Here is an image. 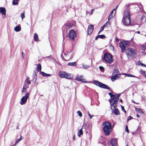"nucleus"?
Here are the masks:
<instances>
[{"instance_id": "nucleus-1", "label": "nucleus", "mask_w": 146, "mask_h": 146, "mask_svg": "<svg viewBox=\"0 0 146 146\" xmlns=\"http://www.w3.org/2000/svg\"><path fill=\"white\" fill-rule=\"evenodd\" d=\"M103 129L106 136H108L110 134L111 131V124L110 123L105 121L103 123Z\"/></svg>"}, {"instance_id": "nucleus-2", "label": "nucleus", "mask_w": 146, "mask_h": 146, "mask_svg": "<svg viewBox=\"0 0 146 146\" xmlns=\"http://www.w3.org/2000/svg\"><path fill=\"white\" fill-rule=\"evenodd\" d=\"M122 22L124 25L126 26L129 25L130 24L129 12L128 9L124 12Z\"/></svg>"}, {"instance_id": "nucleus-3", "label": "nucleus", "mask_w": 146, "mask_h": 146, "mask_svg": "<svg viewBox=\"0 0 146 146\" xmlns=\"http://www.w3.org/2000/svg\"><path fill=\"white\" fill-rule=\"evenodd\" d=\"M104 59L110 64L112 63L113 61V56L107 53H105L104 55Z\"/></svg>"}, {"instance_id": "nucleus-4", "label": "nucleus", "mask_w": 146, "mask_h": 146, "mask_svg": "<svg viewBox=\"0 0 146 146\" xmlns=\"http://www.w3.org/2000/svg\"><path fill=\"white\" fill-rule=\"evenodd\" d=\"M126 50V54L128 58L130 57L133 58L135 57L136 54V52L134 49L128 48Z\"/></svg>"}, {"instance_id": "nucleus-5", "label": "nucleus", "mask_w": 146, "mask_h": 146, "mask_svg": "<svg viewBox=\"0 0 146 146\" xmlns=\"http://www.w3.org/2000/svg\"><path fill=\"white\" fill-rule=\"evenodd\" d=\"M129 42L127 41H124L120 42L119 46L121 48V52H125L126 47L129 45Z\"/></svg>"}, {"instance_id": "nucleus-6", "label": "nucleus", "mask_w": 146, "mask_h": 146, "mask_svg": "<svg viewBox=\"0 0 146 146\" xmlns=\"http://www.w3.org/2000/svg\"><path fill=\"white\" fill-rule=\"evenodd\" d=\"M31 92V90H30L28 92H27L25 96H23L21 99L20 104L23 105L25 104L27 101V99L29 98L30 93Z\"/></svg>"}, {"instance_id": "nucleus-7", "label": "nucleus", "mask_w": 146, "mask_h": 146, "mask_svg": "<svg viewBox=\"0 0 146 146\" xmlns=\"http://www.w3.org/2000/svg\"><path fill=\"white\" fill-rule=\"evenodd\" d=\"M93 83L96 85L104 88L108 89H110V87L108 86L103 84L102 82L97 80H94L93 81Z\"/></svg>"}, {"instance_id": "nucleus-8", "label": "nucleus", "mask_w": 146, "mask_h": 146, "mask_svg": "<svg viewBox=\"0 0 146 146\" xmlns=\"http://www.w3.org/2000/svg\"><path fill=\"white\" fill-rule=\"evenodd\" d=\"M129 8H134L136 9L137 11H139L140 10L143 9V7L142 5L141 4H132L128 5Z\"/></svg>"}, {"instance_id": "nucleus-9", "label": "nucleus", "mask_w": 146, "mask_h": 146, "mask_svg": "<svg viewBox=\"0 0 146 146\" xmlns=\"http://www.w3.org/2000/svg\"><path fill=\"white\" fill-rule=\"evenodd\" d=\"M76 35V32L72 30L69 32L68 37L72 40H74Z\"/></svg>"}, {"instance_id": "nucleus-10", "label": "nucleus", "mask_w": 146, "mask_h": 146, "mask_svg": "<svg viewBox=\"0 0 146 146\" xmlns=\"http://www.w3.org/2000/svg\"><path fill=\"white\" fill-rule=\"evenodd\" d=\"M109 101L110 103V104L111 105V109L112 111L114 109L117 108V102H113V103L111 104V102H112V100H109Z\"/></svg>"}, {"instance_id": "nucleus-11", "label": "nucleus", "mask_w": 146, "mask_h": 146, "mask_svg": "<svg viewBox=\"0 0 146 146\" xmlns=\"http://www.w3.org/2000/svg\"><path fill=\"white\" fill-rule=\"evenodd\" d=\"M94 27L93 25H89L88 27V29L87 30L88 34L89 35H91L93 30Z\"/></svg>"}, {"instance_id": "nucleus-12", "label": "nucleus", "mask_w": 146, "mask_h": 146, "mask_svg": "<svg viewBox=\"0 0 146 146\" xmlns=\"http://www.w3.org/2000/svg\"><path fill=\"white\" fill-rule=\"evenodd\" d=\"M120 96V94H116L114 95L112 98V100L114 101L113 102H117L118 101L119 98Z\"/></svg>"}, {"instance_id": "nucleus-13", "label": "nucleus", "mask_w": 146, "mask_h": 146, "mask_svg": "<svg viewBox=\"0 0 146 146\" xmlns=\"http://www.w3.org/2000/svg\"><path fill=\"white\" fill-rule=\"evenodd\" d=\"M110 143L113 146H117V140L116 139H111L110 141Z\"/></svg>"}, {"instance_id": "nucleus-14", "label": "nucleus", "mask_w": 146, "mask_h": 146, "mask_svg": "<svg viewBox=\"0 0 146 146\" xmlns=\"http://www.w3.org/2000/svg\"><path fill=\"white\" fill-rule=\"evenodd\" d=\"M6 10L5 8L3 7H0V13L4 15L6 14Z\"/></svg>"}, {"instance_id": "nucleus-15", "label": "nucleus", "mask_w": 146, "mask_h": 146, "mask_svg": "<svg viewBox=\"0 0 146 146\" xmlns=\"http://www.w3.org/2000/svg\"><path fill=\"white\" fill-rule=\"evenodd\" d=\"M72 75L69 73H65L64 72V78H66L68 79H71Z\"/></svg>"}, {"instance_id": "nucleus-16", "label": "nucleus", "mask_w": 146, "mask_h": 146, "mask_svg": "<svg viewBox=\"0 0 146 146\" xmlns=\"http://www.w3.org/2000/svg\"><path fill=\"white\" fill-rule=\"evenodd\" d=\"M120 76V74H115L114 76L111 78V80L112 82H113L115 80H116L117 78H119Z\"/></svg>"}, {"instance_id": "nucleus-17", "label": "nucleus", "mask_w": 146, "mask_h": 146, "mask_svg": "<svg viewBox=\"0 0 146 146\" xmlns=\"http://www.w3.org/2000/svg\"><path fill=\"white\" fill-rule=\"evenodd\" d=\"M33 72L34 74L33 76V81L34 82V83H35L36 80L37 76L36 71H34Z\"/></svg>"}, {"instance_id": "nucleus-18", "label": "nucleus", "mask_w": 146, "mask_h": 146, "mask_svg": "<svg viewBox=\"0 0 146 146\" xmlns=\"http://www.w3.org/2000/svg\"><path fill=\"white\" fill-rule=\"evenodd\" d=\"M31 84V81L29 78L27 76L24 82V84L29 85Z\"/></svg>"}, {"instance_id": "nucleus-19", "label": "nucleus", "mask_w": 146, "mask_h": 146, "mask_svg": "<svg viewBox=\"0 0 146 146\" xmlns=\"http://www.w3.org/2000/svg\"><path fill=\"white\" fill-rule=\"evenodd\" d=\"M82 76H77L76 78V80L78 81H81V82H84V80L82 79Z\"/></svg>"}, {"instance_id": "nucleus-20", "label": "nucleus", "mask_w": 146, "mask_h": 146, "mask_svg": "<svg viewBox=\"0 0 146 146\" xmlns=\"http://www.w3.org/2000/svg\"><path fill=\"white\" fill-rule=\"evenodd\" d=\"M40 74L42 75L43 76L45 77H48L51 76V74L45 73L43 72H40Z\"/></svg>"}, {"instance_id": "nucleus-21", "label": "nucleus", "mask_w": 146, "mask_h": 146, "mask_svg": "<svg viewBox=\"0 0 146 146\" xmlns=\"http://www.w3.org/2000/svg\"><path fill=\"white\" fill-rule=\"evenodd\" d=\"M114 109L113 112L115 115H117L120 114V112L117 109L115 108Z\"/></svg>"}, {"instance_id": "nucleus-22", "label": "nucleus", "mask_w": 146, "mask_h": 146, "mask_svg": "<svg viewBox=\"0 0 146 146\" xmlns=\"http://www.w3.org/2000/svg\"><path fill=\"white\" fill-rule=\"evenodd\" d=\"M21 28L20 26H17L14 29V30L16 32H19L21 30Z\"/></svg>"}, {"instance_id": "nucleus-23", "label": "nucleus", "mask_w": 146, "mask_h": 146, "mask_svg": "<svg viewBox=\"0 0 146 146\" xmlns=\"http://www.w3.org/2000/svg\"><path fill=\"white\" fill-rule=\"evenodd\" d=\"M41 67L40 64H37L36 70L38 72H40L41 70Z\"/></svg>"}, {"instance_id": "nucleus-24", "label": "nucleus", "mask_w": 146, "mask_h": 146, "mask_svg": "<svg viewBox=\"0 0 146 146\" xmlns=\"http://www.w3.org/2000/svg\"><path fill=\"white\" fill-rule=\"evenodd\" d=\"M101 38L104 39L106 38L104 35H99L96 37L95 40H97L98 38Z\"/></svg>"}, {"instance_id": "nucleus-25", "label": "nucleus", "mask_w": 146, "mask_h": 146, "mask_svg": "<svg viewBox=\"0 0 146 146\" xmlns=\"http://www.w3.org/2000/svg\"><path fill=\"white\" fill-rule=\"evenodd\" d=\"M140 73L143 75L145 78H146V74L145 71L141 69L140 71Z\"/></svg>"}, {"instance_id": "nucleus-26", "label": "nucleus", "mask_w": 146, "mask_h": 146, "mask_svg": "<svg viewBox=\"0 0 146 146\" xmlns=\"http://www.w3.org/2000/svg\"><path fill=\"white\" fill-rule=\"evenodd\" d=\"M136 110L137 112H139L140 113L143 114L144 113V112L142 110L140 109L136 108Z\"/></svg>"}, {"instance_id": "nucleus-27", "label": "nucleus", "mask_w": 146, "mask_h": 146, "mask_svg": "<svg viewBox=\"0 0 146 146\" xmlns=\"http://www.w3.org/2000/svg\"><path fill=\"white\" fill-rule=\"evenodd\" d=\"M83 132L82 131V128L78 131V135L79 137H80L81 135L83 134Z\"/></svg>"}, {"instance_id": "nucleus-28", "label": "nucleus", "mask_w": 146, "mask_h": 146, "mask_svg": "<svg viewBox=\"0 0 146 146\" xmlns=\"http://www.w3.org/2000/svg\"><path fill=\"white\" fill-rule=\"evenodd\" d=\"M59 76L61 78H64V72L63 71H60L59 73Z\"/></svg>"}, {"instance_id": "nucleus-29", "label": "nucleus", "mask_w": 146, "mask_h": 146, "mask_svg": "<svg viewBox=\"0 0 146 146\" xmlns=\"http://www.w3.org/2000/svg\"><path fill=\"white\" fill-rule=\"evenodd\" d=\"M68 65L70 66H76V62H70L68 64Z\"/></svg>"}, {"instance_id": "nucleus-30", "label": "nucleus", "mask_w": 146, "mask_h": 146, "mask_svg": "<svg viewBox=\"0 0 146 146\" xmlns=\"http://www.w3.org/2000/svg\"><path fill=\"white\" fill-rule=\"evenodd\" d=\"M34 40L36 41H37L38 39V35L36 33H35L34 35Z\"/></svg>"}, {"instance_id": "nucleus-31", "label": "nucleus", "mask_w": 146, "mask_h": 146, "mask_svg": "<svg viewBox=\"0 0 146 146\" xmlns=\"http://www.w3.org/2000/svg\"><path fill=\"white\" fill-rule=\"evenodd\" d=\"M141 21L142 23H145L146 21V17L145 16H142L141 18Z\"/></svg>"}, {"instance_id": "nucleus-32", "label": "nucleus", "mask_w": 146, "mask_h": 146, "mask_svg": "<svg viewBox=\"0 0 146 146\" xmlns=\"http://www.w3.org/2000/svg\"><path fill=\"white\" fill-rule=\"evenodd\" d=\"M124 74L127 76L129 77H134V78H137V77L131 74Z\"/></svg>"}, {"instance_id": "nucleus-33", "label": "nucleus", "mask_w": 146, "mask_h": 146, "mask_svg": "<svg viewBox=\"0 0 146 146\" xmlns=\"http://www.w3.org/2000/svg\"><path fill=\"white\" fill-rule=\"evenodd\" d=\"M119 72V71L118 68H115L114 69V71L113 72V73L115 74L116 73H118Z\"/></svg>"}, {"instance_id": "nucleus-34", "label": "nucleus", "mask_w": 146, "mask_h": 146, "mask_svg": "<svg viewBox=\"0 0 146 146\" xmlns=\"http://www.w3.org/2000/svg\"><path fill=\"white\" fill-rule=\"evenodd\" d=\"M138 65H140L142 66L146 67V65H145L143 63H141L140 60H139L138 62Z\"/></svg>"}, {"instance_id": "nucleus-35", "label": "nucleus", "mask_w": 146, "mask_h": 146, "mask_svg": "<svg viewBox=\"0 0 146 146\" xmlns=\"http://www.w3.org/2000/svg\"><path fill=\"white\" fill-rule=\"evenodd\" d=\"M110 22L109 21H107V22H106L105 23V24H104L103 25V26L104 27H108V26H109L110 25Z\"/></svg>"}, {"instance_id": "nucleus-36", "label": "nucleus", "mask_w": 146, "mask_h": 146, "mask_svg": "<svg viewBox=\"0 0 146 146\" xmlns=\"http://www.w3.org/2000/svg\"><path fill=\"white\" fill-rule=\"evenodd\" d=\"M114 15H111L110 14L108 18V21L110 20L112 18H113L114 16Z\"/></svg>"}, {"instance_id": "nucleus-37", "label": "nucleus", "mask_w": 146, "mask_h": 146, "mask_svg": "<svg viewBox=\"0 0 146 146\" xmlns=\"http://www.w3.org/2000/svg\"><path fill=\"white\" fill-rule=\"evenodd\" d=\"M21 137H22V136H21L20 138L17 139L16 140V141L15 142V143L17 144V143H18L20 141H21L22 140V139H21Z\"/></svg>"}, {"instance_id": "nucleus-38", "label": "nucleus", "mask_w": 146, "mask_h": 146, "mask_svg": "<svg viewBox=\"0 0 146 146\" xmlns=\"http://www.w3.org/2000/svg\"><path fill=\"white\" fill-rule=\"evenodd\" d=\"M82 66L84 69H87L89 67V65H86V64H83Z\"/></svg>"}, {"instance_id": "nucleus-39", "label": "nucleus", "mask_w": 146, "mask_h": 146, "mask_svg": "<svg viewBox=\"0 0 146 146\" xmlns=\"http://www.w3.org/2000/svg\"><path fill=\"white\" fill-rule=\"evenodd\" d=\"M77 113L78 114V115L80 117L82 116V114L80 111H78L77 112Z\"/></svg>"}, {"instance_id": "nucleus-40", "label": "nucleus", "mask_w": 146, "mask_h": 146, "mask_svg": "<svg viewBox=\"0 0 146 146\" xmlns=\"http://www.w3.org/2000/svg\"><path fill=\"white\" fill-rule=\"evenodd\" d=\"M12 4L13 5H17L18 4V1H15L13 0Z\"/></svg>"}, {"instance_id": "nucleus-41", "label": "nucleus", "mask_w": 146, "mask_h": 146, "mask_svg": "<svg viewBox=\"0 0 146 146\" xmlns=\"http://www.w3.org/2000/svg\"><path fill=\"white\" fill-rule=\"evenodd\" d=\"M72 26V24H69V25H68V24H67L66 25V28H68L69 27H70Z\"/></svg>"}, {"instance_id": "nucleus-42", "label": "nucleus", "mask_w": 146, "mask_h": 146, "mask_svg": "<svg viewBox=\"0 0 146 146\" xmlns=\"http://www.w3.org/2000/svg\"><path fill=\"white\" fill-rule=\"evenodd\" d=\"M104 27V26H103L100 29V31H99V32L98 33V34H99L101 32H102V31L103 30Z\"/></svg>"}, {"instance_id": "nucleus-43", "label": "nucleus", "mask_w": 146, "mask_h": 146, "mask_svg": "<svg viewBox=\"0 0 146 146\" xmlns=\"http://www.w3.org/2000/svg\"><path fill=\"white\" fill-rule=\"evenodd\" d=\"M21 17L22 19H23L25 17L24 13H22L21 14Z\"/></svg>"}, {"instance_id": "nucleus-44", "label": "nucleus", "mask_w": 146, "mask_h": 146, "mask_svg": "<svg viewBox=\"0 0 146 146\" xmlns=\"http://www.w3.org/2000/svg\"><path fill=\"white\" fill-rule=\"evenodd\" d=\"M23 86H24L27 89L29 88V85L27 84H24Z\"/></svg>"}, {"instance_id": "nucleus-45", "label": "nucleus", "mask_w": 146, "mask_h": 146, "mask_svg": "<svg viewBox=\"0 0 146 146\" xmlns=\"http://www.w3.org/2000/svg\"><path fill=\"white\" fill-rule=\"evenodd\" d=\"M108 94H109V95L110 96L111 98H112L113 97V96L114 95L113 94L111 93H109Z\"/></svg>"}, {"instance_id": "nucleus-46", "label": "nucleus", "mask_w": 146, "mask_h": 146, "mask_svg": "<svg viewBox=\"0 0 146 146\" xmlns=\"http://www.w3.org/2000/svg\"><path fill=\"white\" fill-rule=\"evenodd\" d=\"M100 70L102 71L104 70V68L102 66H100L99 67Z\"/></svg>"}, {"instance_id": "nucleus-47", "label": "nucleus", "mask_w": 146, "mask_h": 146, "mask_svg": "<svg viewBox=\"0 0 146 146\" xmlns=\"http://www.w3.org/2000/svg\"><path fill=\"white\" fill-rule=\"evenodd\" d=\"M88 115L89 116L90 119H91L92 117L94 116L93 115L91 116L90 114L89 113V111H88Z\"/></svg>"}, {"instance_id": "nucleus-48", "label": "nucleus", "mask_w": 146, "mask_h": 146, "mask_svg": "<svg viewBox=\"0 0 146 146\" xmlns=\"http://www.w3.org/2000/svg\"><path fill=\"white\" fill-rule=\"evenodd\" d=\"M142 50H145L146 49V46H142Z\"/></svg>"}, {"instance_id": "nucleus-49", "label": "nucleus", "mask_w": 146, "mask_h": 146, "mask_svg": "<svg viewBox=\"0 0 146 146\" xmlns=\"http://www.w3.org/2000/svg\"><path fill=\"white\" fill-rule=\"evenodd\" d=\"M126 131L127 132V133H129V130H128V127H127V125H126Z\"/></svg>"}, {"instance_id": "nucleus-50", "label": "nucleus", "mask_w": 146, "mask_h": 146, "mask_svg": "<svg viewBox=\"0 0 146 146\" xmlns=\"http://www.w3.org/2000/svg\"><path fill=\"white\" fill-rule=\"evenodd\" d=\"M132 117L131 116H129V117H128V118H127V121H129V120H130L131 119H132Z\"/></svg>"}, {"instance_id": "nucleus-51", "label": "nucleus", "mask_w": 146, "mask_h": 146, "mask_svg": "<svg viewBox=\"0 0 146 146\" xmlns=\"http://www.w3.org/2000/svg\"><path fill=\"white\" fill-rule=\"evenodd\" d=\"M23 90L25 91L26 92V93L27 92H28V91H27V89L24 87L23 86Z\"/></svg>"}, {"instance_id": "nucleus-52", "label": "nucleus", "mask_w": 146, "mask_h": 146, "mask_svg": "<svg viewBox=\"0 0 146 146\" xmlns=\"http://www.w3.org/2000/svg\"><path fill=\"white\" fill-rule=\"evenodd\" d=\"M25 55L24 54L23 52H22V57L23 59H24V58Z\"/></svg>"}, {"instance_id": "nucleus-53", "label": "nucleus", "mask_w": 146, "mask_h": 146, "mask_svg": "<svg viewBox=\"0 0 146 146\" xmlns=\"http://www.w3.org/2000/svg\"><path fill=\"white\" fill-rule=\"evenodd\" d=\"M121 109H122V110L123 111L124 110H125L124 109V106L121 105Z\"/></svg>"}, {"instance_id": "nucleus-54", "label": "nucleus", "mask_w": 146, "mask_h": 146, "mask_svg": "<svg viewBox=\"0 0 146 146\" xmlns=\"http://www.w3.org/2000/svg\"><path fill=\"white\" fill-rule=\"evenodd\" d=\"M118 7V5H117L116 7H115V8L113 9L115 11L117 9V7Z\"/></svg>"}, {"instance_id": "nucleus-55", "label": "nucleus", "mask_w": 146, "mask_h": 146, "mask_svg": "<svg viewBox=\"0 0 146 146\" xmlns=\"http://www.w3.org/2000/svg\"><path fill=\"white\" fill-rule=\"evenodd\" d=\"M115 11L113 9L111 11V13H110V14H111V15H113V11Z\"/></svg>"}, {"instance_id": "nucleus-56", "label": "nucleus", "mask_w": 146, "mask_h": 146, "mask_svg": "<svg viewBox=\"0 0 146 146\" xmlns=\"http://www.w3.org/2000/svg\"><path fill=\"white\" fill-rule=\"evenodd\" d=\"M115 41L117 42H119V40L117 38H116Z\"/></svg>"}, {"instance_id": "nucleus-57", "label": "nucleus", "mask_w": 146, "mask_h": 146, "mask_svg": "<svg viewBox=\"0 0 146 146\" xmlns=\"http://www.w3.org/2000/svg\"><path fill=\"white\" fill-rule=\"evenodd\" d=\"M94 9H92L91 10V12L90 13V14H92V13L93 12V11H94Z\"/></svg>"}, {"instance_id": "nucleus-58", "label": "nucleus", "mask_w": 146, "mask_h": 146, "mask_svg": "<svg viewBox=\"0 0 146 146\" xmlns=\"http://www.w3.org/2000/svg\"><path fill=\"white\" fill-rule=\"evenodd\" d=\"M26 92L25 91V90H24L22 89V93H24V92Z\"/></svg>"}, {"instance_id": "nucleus-59", "label": "nucleus", "mask_w": 146, "mask_h": 146, "mask_svg": "<svg viewBox=\"0 0 146 146\" xmlns=\"http://www.w3.org/2000/svg\"><path fill=\"white\" fill-rule=\"evenodd\" d=\"M61 58H62L63 60H64V58H63V55H62V54H61Z\"/></svg>"}, {"instance_id": "nucleus-60", "label": "nucleus", "mask_w": 146, "mask_h": 146, "mask_svg": "<svg viewBox=\"0 0 146 146\" xmlns=\"http://www.w3.org/2000/svg\"><path fill=\"white\" fill-rule=\"evenodd\" d=\"M136 116L138 118H139L140 117L139 115L138 114H137Z\"/></svg>"}, {"instance_id": "nucleus-61", "label": "nucleus", "mask_w": 146, "mask_h": 146, "mask_svg": "<svg viewBox=\"0 0 146 146\" xmlns=\"http://www.w3.org/2000/svg\"><path fill=\"white\" fill-rule=\"evenodd\" d=\"M16 144L15 143L13 145H12V146H16Z\"/></svg>"}, {"instance_id": "nucleus-62", "label": "nucleus", "mask_w": 146, "mask_h": 146, "mask_svg": "<svg viewBox=\"0 0 146 146\" xmlns=\"http://www.w3.org/2000/svg\"><path fill=\"white\" fill-rule=\"evenodd\" d=\"M137 33L138 34H139L140 33V32L139 31H137Z\"/></svg>"}, {"instance_id": "nucleus-63", "label": "nucleus", "mask_w": 146, "mask_h": 146, "mask_svg": "<svg viewBox=\"0 0 146 146\" xmlns=\"http://www.w3.org/2000/svg\"><path fill=\"white\" fill-rule=\"evenodd\" d=\"M73 139L74 140L75 139V135H74V136H73Z\"/></svg>"}, {"instance_id": "nucleus-64", "label": "nucleus", "mask_w": 146, "mask_h": 146, "mask_svg": "<svg viewBox=\"0 0 146 146\" xmlns=\"http://www.w3.org/2000/svg\"><path fill=\"white\" fill-rule=\"evenodd\" d=\"M122 100L121 99H120V100H119V102H122Z\"/></svg>"}]
</instances>
